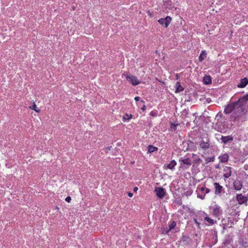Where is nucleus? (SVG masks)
<instances>
[{
  "instance_id": "1",
  "label": "nucleus",
  "mask_w": 248,
  "mask_h": 248,
  "mask_svg": "<svg viewBox=\"0 0 248 248\" xmlns=\"http://www.w3.org/2000/svg\"><path fill=\"white\" fill-rule=\"evenodd\" d=\"M201 161L200 158L194 159V161L189 158H181L179 159L180 163V168H182L183 170H186L188 169L192 163L196 164L198 162Z\"/></svg>"
},
{
  "instance_id": "2",
  "label": "nucleus",
  "mask_w": 248,
  "mask_h": 248,
  "mask_svg": "<svg viewBox=\"0 0 248 248\" xmlns=\"http://www.w3.org/2000/svg\"><path fill=\"white\" fill-rule=\"evenodd\" d=\"M210 209L212 215L220 219V217L223 214L221 207L219 205L215 203L210 206Z\"/></svg>"
},
{
  "instance_id": "3",
  "label": "nucleus",
  "mask_w": 248,
  "mask_h": 248,
  "mask_svg": "<svg viewBox=\"0 0 248 248\" xmlns=\"http://www.w3.org/2000/svg\"><path fill=\"white\" fill-rule=\"evenodd\" d=\"M239 108L237 107L231 115L230 117L231 121H239L242 117L244 115V114H245L244 110L243 109L240 110Z\"/></svg>"
},
{
  "instance_id": "4",
  "label": "nucleus",
  "mask_w": 248,
  "mask_h": 248,
  "mask_svg": "<svg viewBox=\"0 0 248 248\" xmlns=\"http://www.w3.org/2000/svg\"><path fill=\"white\" fill-rule=\"evenodd\" d=\"M237 105V107L240 110L243 109L245 111V107L248 103V99L246 96H243L242 98H239L237 101H235Z\"/></svg>"
},
{
  "instance_id": "5",
  "label": "nucleus",
  "mask_w": 248,
  "mask_h": 248,
  "mask_svg": "<svg viewBox=\"0 0 248 248\" xmlns=\"http://www.w3.org/2000/svg\"><path fill=\"white\" fill-rule=\"evenodd\" d=\"M125 77L126 79L131 83L133 86L138 85L140 83V81L138 78L132 75L123 74Z\"/></svg>"
},
{
  "instance_id": "6",
  "label": "nucleus",
  "mask_w": 248,
  "mask_h": 248,
  "mask_svg": "<svg viewBox=\"0 0 248 248\" xmlns=\"http://www.w3.org/2000/svg\"><path fill=\"white\" fill-rule=\"evenodd\" d=\"M237 108V105L236 102L229 104L225 108L224 112L226 114H229L232 112Z\"/></svg>"
},
{
  "instance_id": "7",
  "label": "nucleus",
  "mask_w": 248,
  "mask_h": 248,
  "mask_svg": "<svg viewBox=\"0 0 248 248\" xmlns=\"http://www.w3.org/2000/svg\"><path fill=\"white\" fill-rule=\"evenodd\" d=\"M171 20V18L170 16H167L165 18H160L159 20H158V22L160 24H161L162 26H164L165 28H167L170 23V21Z\"/></svg>"
},
{
  "instance_id": "8",
  "label": "nucleus",
  "mask_w": 248,
  "mask_h": 248,
  "mask_svg": "<svg viewBox=\"0 0 248 248\" xmlns=\"http://www.w3.org/2000/svg\"><path fill=\"white\" fill-rule=\"evenodd\" d=\"M155 191L157 197L160 199H163L165 195V190L164 188L161 187H155Z\"/></svg>"
},
{
  "instance_id": "9",
  "label": "nucleus",
  "mask_w": 248,
  "mask_h": 248,
  "mask_svg": "<svg viewBox=\"0 0 248 248\" xmlns=\"http://www.w3.org/2000/svg\"><path fill=\"white\" fill-rule=\"evenodd\" d=\"M214 186H215V194L217 196H220L223 190V186L217 182L214 183Z\"/></svg>"
},
{
  "instance_id": "10",
  "label": "nucleus",
  "mask_w": 248,
  "mask_h": 248,
  "mask_svg": "<svg viewBox=\"0 0 248 248\" xmlns=\"http://www.w3.org/2000/svg\"><path fill=\"white\" fill-rule=\"evenodd\" d=\"M223 176L225 178H229L232 174L231 167L225 166L223 168Z\"/></svg>"
},
{
  "instance_id": "11",
  "label": "nucleus",
  "mask_w": 248,
  "mask_h": 248,
  "mask_svg": "<svg viewBox=\"0 0 248 248\" xmlns=\"http://www.w3.org/2000/svg\"><path fill=\"white\" fill-rule=\"evenodd\" d=\"M236 199L239 204L244 203L248 201L247 197L243 196L242 194L237 195Z\"/></svg>"
},
{
  "instance_id": "12",
  "label": "nucleus",
  "mask_w": 248,
  "mask_h": 248,
  "mask_svg": "<svg viewBox=\"0 0 248 248\" xmlns=\"http://www.w3.org/2000/svg\"><path fill=\"white\" fill-rule=\"evenodd\" d=\"M176 164V162L174 160H171L169 164L167 165H164V168L165 169H170L173 170Z\"/></svg>"
},
{
  "instance_id": "13",
  "label": "nucleus",
  "mask_w": 248,
  "mask_h": 248,
  "mask_svg": "<svg viewBox=\"0 0 248 248\" xmlns=\"http://www.w3.org/2000/svg\"><path fill=\"white\" fill-rule=\"evenodd\" d=\"M229 155L228 154L225 153L224 154H222L220 155L218 158L219 159V162L221 163H226L229 160Z\"/></svg>"
},
{
  "instance_id": "14",
  "label": "nucleus",
  "mask_w": 248,
  "mask_h": 248,
  "mask_svg": "<svg viewBox=\"0 0 248 248\" xmlns=\"http://www.w3.org/2000/svg\"><path fill=\"white\" fill-rule=\"evenodd\" d=\"M248 84V79L245 78H244L241 79L240 80V83L238 84L237 87L240 88H243L245 87Z\"/></svg>"
},
{
  "instance_id": "15",
  "label": "nucleus",
  "mask_w": 248,
  "mask_h": 248,
  "mask_svg": "<svg viewBox=\"0 0 248 248\" xmlns=\"http://www.w3.org/2000/svg\"><path fill=\"white\" fill-rule=\"evenodd\" d=\"M200 146L203 149H206L208 148L209 147V141L207 140H206V141L202 140L200 143Z\"/></svg>"
},
{
  "instance_id": "16",
  "label": "nucleus",
  "mask_w": 248,
  "mask_h": 248,
  "mask_svg": "<svg viewBox=\"0 0 248 248\" xmlns=\"http://www.w3.org/2000/svg\"><path fill=\"white\" fill-rule=\"evenodd\" d=\"M221 140L222 142L224 143V144H226L228 141H232L233 140V138L232 136H222L221 138Z\"/></svg>"
},
{
  "instance_id": "17",
  "label": "nucleus",
  "mask_w": 248,
  "mask_h": 248,
  "mask_svg": "<svg viewBox=\"0 0 248 248\" xmlns=\"http://www.w3.org/2000/svg\"><path fill=\"white\" fill-rule=\"evenodd\" d=\"M200 190L202 192L205 191V194H204L203 195H199L198 196V197H199L202 200H203L204 199L205 194H207V193H209L210 191V190L209 188L204 187H201L200 188Z\"/></svg>"
},
{
  "instance_id": "18",
  "label": "nucleus",
  "mask_w": 248,
  "mask_h": 248,
  "mask_svg": "<svg viewBox=\"0 0 248 248\" xmlns=\"http://www.w3.org/2000/svg\"><path fill=\"white\" fill-rule=\"evenodd\" d=\"M207 57V53L205 50H202L199 57V61L200 62H202Z\"/></svg>"
},
{
  "instance_id": "19",
  "label": "nucleus",
  "mask_w": 248,
  "mask_h": 248,
  "mask_svg": "<svg viewBox=\"0 0 248 248\" xmlns=\"http://www.w3.org/2000/svg\"><path fill=\"white\" fill-rule=\"evenodd\" d=\"M203 82L206 85L211 84L212 83L211 77L210 76H205L203 78Z\"/></svg>"
},
{
  "instance_id": "20",
  "label": "nucleus",
  "mask_w": 248,
  "mask_h": 248,
  "mask_svg": "<svg viewBox=\"0 0 248 248\" xmlns=\"http://www.w3.org/2000/svg\"><path fill=\"white\" fill-rule=\"evenodd\" d=\"M175 93H179L184 91V88L181 86L179 82H177L176 84Z\"/></svg>"
},
{
  "instance_id": "21",
  "label": "nucleus",
  "mask_w": 248,
  "mask_h": 248,
  "mask_svg": "<svg viewBox=\"0 0 248 248\" xmlns=\"http://www.w3.org/2000/svg\"><path fill=\"white\" fill-rule=\"evenodd\" d=\"M234 189L236 190H240L242 187V185L239 181H235L233 183Z\"/></svg>"
},
{
  "instance_id": "22",
  "label": "nucleus",
  "mask_w": 248,
  "mask_h": 248,
  "mask_svg": "<svg viewBox=\"0 0 248 248\" xmlns=\"http://www.w3.org/2000/svg\"><path fill=\"white\" fill-rule=\"evenodd\" d=\"M206 216L204 217V220L207 222L210 225H213L215 224V221L213 219L210 218L207 214H205Z\"/></svg>"
},
{
  "instance_id": "23",
  "label": "nucleus",
  "mask_w": 248,
  "mask_h": 248,
  "mask_svg": "<svg viewBox=\"0 0 248 248\" xmlns=\"http://www.w3.org/2000/svg\"><path fill=\"white\" fill-rule=\"evenodd\" d=\"M148 151L149 153H153L155 151H157L158 148L156 147H155L153 145H150L147 147Z\"/></svg>"
},
{
  "instance_id": "24",
  "label": "nucleus",
  "mask_w": 248,
  "mask_h": 248,
  "mask_svg": "<svg viewBox=\"0 0 248 248\" xmlns=\"http://www.w3.org/2000/svg\"><path fill=\"white\" fill-rule=\"evenodd\" d=\"M31 109L34 110L35 112L39 113L40 111V109L37 107L35 103H33L32 106L29 107Z\"/></svg>"
},
{
  "instance_id": "25",
  "label": "nucleus",
  "mask_w": 248,
  "mask_h": 248,
  "mask_svg": "<svg viewBox=\"0 0 248 248\" xmlns=\"http://www.w3.org/2000/svg\"><path fill=\"white\" fill-rule=\"evenodd\" d=\"M132 118V114H128L126 113L123 117V120L124 122H125L126 120H129Z\"/></svg>"
},
{
  "instance_id": "26",
  "label": "nucleus",
  "mask_w": 248,
  "mask_h": 248,
  "mask_svg": "<svg viewBox=\"0 0 248 248\" xmlns=\"http://www.w3.org/2000/svg\"><path fill=\"white\" fill-rule=\"evenodd\" d=\"M142 103V105L141 107V109L143 111H145L146 110V107L145 105V102L143 100H141L140 102V104Z\"/></svg>"
},
{
  "instance_id": "27",
  "label": "nucleus",
  "mask_w": 248,
  "mask_h": 248,
  "mask_svg": "<svg viewBox=\"0 0 248 248\" xmlns=\"http://www.w3.org/2000/svg\"><path fill=\"white\" fill-rule=\"evenodd\" d=\"M176 225V223L173 221L169 225V230L170 231L173 229Z\"/></svg>"
},
{
  "instance_id": "28",
  "label": "nucleus",
  "mask_w": 248,
  "mask_h": 248,
  "mask_svg": "<svg viewBox=\"0 0 248 248\" xmlns=\"http://www.w3.org/2000/svg\"><path fill=\"white\" fill-rule=\"evenodd\" d=\"M65 201H66L67 202H70L71 201V198L70 197V196H67L66 198H65Z\"/></svg>"
},
{
  "instance_id": "29",
  "label": "nucleus",
  "mask_w": 248,
  "mask_h": 248,
  "mask_svg": "<svg viewBox=\"0 0 248 248\" xmlns=\"http://www.w3.org/2000/svg\"><path fill=\"white\" fill-rule=\"evenodd\" d=\"M194 221L195 223L196 224V225H197V227L198 228H200V223L197 221V219L195 218L194 219Z\"/></svg>"
},
{
  "instance_id": "30",
  "label": "nucleus",
  "mask_w": 248,
  "mask_h": 248,
  "mask_svg": "<svg viewBox=\"0 0 248 248\" xmlns=\"http://www.w3.org/2000/svg\"><path fill=\"white\" fill-rule=\"evenodd\" d=\"M150 115L153 116H155L156 115V113L155 111H152L150 112Z\"/></svg>"
},
{
  "instance_id": "31",
  "label": "nucleus",
  "mask_w": 248,
  "mask_h": 248,
  "mask_svg": "<svg viewBox=\"0 0 248 248\" xmlns=\"http://www.w3.org/2000/svg\"><path fill=\"white\" fill-rule=\"evenodd\" d=\"M135 100L136 101H140V97L139 96H136L134 98Z\"/></svg>"
},
{
  "instance_id": "32",
  "label": "nucleus",
  "mask_w": 248,
  "mask_h": 248,
  "mask_svg": "<svg viewBox=\"0 0 248 248\" xmlns=\"http://www.w3.org/2000/svg\"><path fill=\"white\" fill-rule=\"evenodd\" d=\"M214 160H215V157L214 156H213V157H211L209 158V161H210L213 162V161H214Z\"/></svg>"
},
{
  "instance_id": "33",
  "label": "nucleus",
  "mask_w": 248,
  "mask_h": 248,
  "mask_svg": "<svg viewBox=\"0 0 248 248\" xmlns=\"http://www.w3.org/2000/svg\"><path fill=\"white\" fill-rule=\"evenodd\" d=\"M128 195L129 197H132L133 195V194L131 192H129Z\"/></svg>"
},
{
  "instance_id": "34",
  "label": "nucleus",
  "mask_w": 248,
  "mask_h": 248,
  "mask_svg": "<svg viewBox=\"0 0 248 248\" xmlns=\"http://www.w3.org/2000/svg\"><path fill=\"white\" fill-rule=\"evenodd\" d=\"M142 103L140 104V102L138 104V106L139 107H141L142 106Z\"/></svg>"
},
{
  "instance_id": "35",
  "label": "nucleus",
  "mask_w": 248,
  "mask_h": 248,
  "mask_svg": "<svg viewBox=\"0 0 248 248\" xmlns=\"http://www.w3.org/2000/svg\"><path fill=\"white\" fill-rule=\"evenodd\" d=\"M138 188L137 187H135L134 188V191L136 192L138 190Z\"/></svg>"
},
{
  "instance_id": "36",
  "label": "nucleus",
  "mask_w": 248,
  "mask_h": 248,
  "mask_svg": "<svg viewBox=\"0 0 248 248\" xmlns=\"http://www.w3.org/2000/svg\"><path fill=\"white\" fill-rule=\"evenodd\" d=\"M148 15L150 16H151V14L149 11L148 12Z\"/></svg>"
},
{
  "instance_id": "37",
  "label": "nucleus",
  "mask_w": 248,
  "mask_h": 248,
  "mask_svg": "<svg viewBox=\"0 0 248 248\" xmlns=\"http://www.w3.org/2000/svg\"><path fill=\"white\" fill-rule=\"evenodd\" d=\"M193 156H197V155H195L194 154H192Z\"/></svg>"
}]
</instances>
